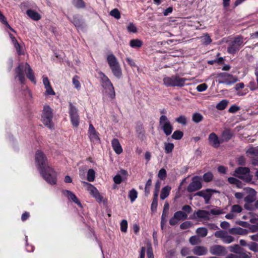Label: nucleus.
Returning a JSON list of instances; mask_svg holds the SVG:
<instances>
[{
	"label": "nucleus",
	"mask_w": 258,
	"mask_h": 258,
	"mask_svg": "<svg viewBox=\"0 0 258 258\" xmlns=\"http://www.w3.org/2000/svg\"><path fill=\"white\" fill-rule=\"evenodd\" d=\"M35 161L39 171L44 180L51 185L56 183V173L47 163V160L41 151H37L35 154Z\"/></svg>",
	"instance_id": "nucleus-1"
},
{
	"label": "nucleus",
	"mask_w": 258,
	"mask_h": 258,
	"mask_svg": "<svg viewBox=\"0 0 258 258\" xmlns=\"http://www.w3.org/2000/svg\"><path fill=\"white\" fill-rule=\"evenodd\" d=\"M107 61L113 75L118 79L122 76V71L116 57L113 54L108 55Z\"/></svg>",
	"instance_id": "nucleus-2"
},
{
	"label": "nucleus",
	"mask_w": 258,
	"mask_h": 258,
	"mask_svg": "<svg viewBox=\"0 0 258 258\" xmlns=\"http://www.w3.org/2000/svg\"><path fill=\"white\" fill-rule=\"evenodd\" d=\"M233 175L247 183H251L253 175L250 174V170L247 167H239L235 169Z\"/></svg>",
	"instance_id": "nucleus-3"
},
{
	"label": "nucleus",
	"mask_w": 258,
	"mask_h": 258,
	"mask_svg": "<svg viewBox=\"0 0 258 258\" xmlns=\"http://www.w3.org/2000/svg\"><path fill=\"white\" fill-rule=\"evenodd\" d=\"M186 79L180 77L178 75H175L171 77H165L163 78V84L167 87H181L184 86Z\"/></svg>",
	"instance_id": "nucleus-4"
},
{
	"label": "nucleus",
	"mask_w": 258,
	"mask_h": 258,
	"mask_svg": "<svg viewBox=\"0 0 258 258\" xmlns=\"http://www.w3.org/2000/svg\"><path fill=\"white\" fill-rule=\"evenodd\" d=\"M83 185L89 194L99 203H106L107 200L100 194L98 190L92 184L87 182L82 181Z\"/></svg>",
	"instance_id": "nucleus-5"
},
{
	"label": "nucleus",
	"mask_w": 258,
	"mask_h": 258,
	"mask_svg": "<svg viewBox=\"0 0 258 258\" xmlns=\"http://www.w3.org/2000/svg\"><path fill=\"white\" fill-rule=\"evenodd\" d=\"M53 113L50 106H44L43 109L41 120L44 124L49 128L53 127L52 122Z\"/></svg>",
	"instance_id": "nucleus-6"
},
{
	"label": "nucleus",
	"mask_w": 258,
	"mask_h": 258,
	"mask_svg": "<svg viewBox=\"0 0 258 258\" xmlns=\"http://www.w3.org/2000/svg\"><path fill=\"white\" fill-rule=\"evenodd\" d=\"M101 80L102 87L108 90V95L111 99H114L115 97L114 88L108 78L102 72L99 73Z\"/></svg>",
	"instance_id": "nucleus-7"
},
{
	"label": "nucleus",
	"mask_w": 258,
	"mask_h": 258,
	"mask_svg": "<svg viewBox=\"0 0 258 258\" xmlns=\"http://www.w3.org/2000/svg\"><path fill=\"white\" fill-rule=\"evenodd\" d=\"M243 39L241 36H238L231 41L227 48V51L230 54H234L237 52L243 45Z\"/></svg>",
	"instance_id": "nucleus-8"
},
{
	"label": "nucleus",
	"mask_w": 258,
	"mask_h": 258,
	"mask_svg": "<svg viewBox=\"0 0 258 258\" xmlns=\"http://www.w3.org/2000/svg\"><path fill=\"white\" fill-rule=\"evenodd\" d=\"M159 124L161 126V129L167 136H169L172 133L173 126L167 116L165 115H162L160 116Z\"/></svg>",
	"instance_id": "nucleus-9"
},
{
	"label": "nucleus",
	"mask_w": 258,
	"mask_h": 258,
	"mask_svg": "<svg viewBox=\"0 0 258 258\" xmlns=\"http://www.w3.org/2000/svg\"><path fill=\"white\" fill-rule=\"evenodd\" d=\"M69 114L73 125L77 127L80 122L78 110L71 102H69Z\"/></svg>",
	"instance_id": "nucleus-10"
},
{
	"label": "nucleus",
	"mask_w": 258,
	"mask_h": 258,
	"mask_svg": "<svg viewBox=\"0 0 258 258\" xmlns=\"http://www.w3.org/2000/svg\"><path fill=\"white\" fill-rule=\"evenodd\" d=\"M218 77L219 78V80H218V83L219 84L230 85L235 83L237 81L236 78H235L232 75L226 73L219 74L218 75Z\"/></svg>",
	"instance_id": "nucleus-11"
},
{
	"label": "nucleus",
	"mask_w": 258,
	"mask_h": 258,
	"mask_svg": "<svg viewBox=\"0 0 258 258\" xmlns=\"http://www.w3.org/2000/svg\"><path fill=\"white\" fill-rule=\"evenodd\" d=\"M201 180V177L199 176L192 177L191 182L187 187V190L191 192L200 189L202 187Z\"/></svg>",
	"instance_id": "nucleus-12"
},
{
	"label": "nucleus",
	"mask_w": 258,
	"mask_h": 258,
	"mask_svg": "<svg viewBox=\"0 0 258 258\" xmlns=\"http://www.w3.org/2000/svg\"><path fill=\"white\" fill-rule=\"evenodd\" d=\"M187 215L184 212L178 211L174 213L173 216L169 220V224L171 226L176 225L180 220H184L187 219Z\"/></svg>",
	"instance_id": "nucleus-13"
},
{
	"label": "nucleus",
	"mask_w": 258,
	"mask_h": 258,
	"mask_svg": "<svg viewBox=\"0 0 258 258\" xmlns=\"http://www.w3.org/2000/svg\"><path fill=\"white\" fill-rule=\"evenodd\" d=\"M214 235L217 238H221L225 243L229 244L234 241V238L231 235H227V232L225 231H217L215 232Z\"/></svg>",
	"instance_id": "nucleus-14"
},
{
	"label": "nucleus",
	"mask_w": 258,
	"mask_h": 258,
	"mask_svg": "<svg viewBox=\"0 0 258 258\" xmlns=\"http://www.w3.org/2000/svg\"><path fill=\"white\" fill-rule=\"evenodd\" d=\"M218 191L216 190L212 189L210 188H207L205 190H201L197 192L195 195L203 197L205 199V202L206 204L209 203V201L212 197V194L211 192H217Z\"/></svg>",
	"instance_id": "nucleus-15"
},
{
	"label": "nucleus",
	"mask_w": 258,
	"mask_h": 258,
	"mask_svg": "<svg viewBox=\"0 0 258 258\" xmlns=\"http://www.w3.org/2000/svg\"><path fill=\"white\" fill-rule=\"evenodd\" d=\"M210 252L213 255L222 256L226 253L225 248L220 245H214L210 247Z\"/></svg>",
	"instance_id": "nucleus-16"
},
{
	"label": "nucleus",
	"mask_w": 258,
	"mask_h": 258,
	"mask_svg": "<svg viewBox=\"0 0 258 258\" xmlns=\"http://www.w3.org/2000/svg\"><path fill=\"white\" fill-rule=\"evenodd\" d=\"M209 142L210 144L214 148H217L220 146V145L222 144L221 142V139H219L217 135L214 133H211L208 138Z\"/></svg>",
	"instance_id": "nucleus-17"
},
{
	"label": "nucleus",
	"mask_w": 258,
	"mask_h": 258,
	"mask_svg": "<svg viewBox=\"0 0 258 258\" xmlns=\"http://www.w3.org/2000/svg\"><path fill=\"white\" fill-rule=\"evenodd\" d=\"M245 190L249 193L247 196L244 198V201L245 203H252L255 201L256 192L255 190L250 187L245 188Z\"/></svg>",
	"instance_id": "nucleus-18"
},
{
	"label": "nucleus",
	"mask_w": 258,
	"mask_h": 258,
	"mask_svg": "<svg viewBox=\"0 0 258 258\" xmlns=\"http://www.w3.org/2000/svg\"><path fill=\"white\" fill-rule=\"evenodd\" d=\"M24 66L22 63H20L15 69L16 78L18 77L21 84H23L25 80L24 73Z\"/></svg>",
	"instance_id": "nucleus-19"
},
{
	"label": "nucleus",
	"mask_w": 258,
	"mask_h": 258,
	"mask_svg": "<svg viewBox=\"0 0 258 258\" xmlns=\"http://www.w3.org/2000/svg\"><path fill=\"white\" fill-rule=\"evenodd\" d=\"M68 18L78 29H83L84 23L79 15L73 16L72 19L70 17Z\"/></svg>",
	"instance_id": "nucleus-20"
},
{
	"label": "nucleus",
	"mask_w": 258,
	"mask_h": 258,
	"mask_svg": "<svg viewBox=\"0 0 258 258\" xmlns=\"http://www.w3.org/2000/svg\"><path fill=\"white\" fill-rule=\"evenodd\" d=\"M192 252L194 254L197 255H205L208 253V249L205 246L198 245L194 247Z\"/></svg>",
	"instance_id": "nucleus-21"
},
{
	"label": "nucleus",
	"mask_w": 258,
	"mask_h": 258,
	"mask_svg": "<svg viewBox=\"0 0 258 258\" xmlns=\"http://www.w3.org/2000/svg\"><path fill=\"white\" fill-rule=\"evenodd\" d=\"M25 69L26 70V75L27 77L33 83L36 84V81L35 80L33 70L27 62L25 63Z\"/></svg>",
	"instance_id": "nucleus-22"
},
{
	"label": "nucleus",
	"mask_w": 258,
	"mask_h": 258,
	"mask_svg": "<svg viewBox=\"0 0 258 258\" xmlns=\"http://www.w3.org/2000/svg\"><path fill=\"white\" fill-rule=\"evenodd\" d=\"M233 137V134L230 130L225 129L223 131L221 135V142L224 143L229 141Z\"/></svg>",
	"instance_id": "nucleus-23"
},
{
	"label": "nucleus",
	"mask_w": 258,
	"mask_h": 258,
	"mask_svg": "<svg viewBox=\"0 0 258 258\" xmlns=\"http://www.w3.org/2000/svg\"><path fill=\"white\" fill-rule=\"evenodd\" d=\"M111 144L113 149L116 154H120L122 152V149L117 139H113Z\"/></svg>",
	"instance_id": "nucleus-24"
},
{
	"label": "nucleus",
	"mask_w": 258,
	"mask_h": 258,
	"mask_svg": "<svg viewBox=\"0 0 258 258\" xmlns=\"http://www.w3.org/2000/svg\"><path fill=\"white\" fill-rule=\"evenodd\" d=\"M89 138L92 141L95 142L99 140L97 133L92 124L89 125Z\"/></svg>",
	"instance_id": "nucleus-25"
},
{
	"label": "nucleus",
	"mask_w": 258,
	"mask_h": 258,
	"mask_svg": "<svg viewBox=\"0 0 258 258\" xmlns=\"http://www.w3.org/2000/svg\"><path fill=\"white\" fill-rule=\"evenodd\" d=\"M246 154L250 158H258V147H251L246 151Z\"/></svg>",
	"instance_id": "nucleus-26"
},
{
	"label": "nucleus",
	"mask_w": 258,
	"mask_h": 258,
	"mask_svg": "<svg viewBox=\"0 0 258 258\" xmlns=\"http://www.w3.org/2000/svg\"><path fill=\"white\" fill-rule=\"evenodd\" d=\"M229 233L233 234L246 235L248 233L246 229L240 227L232 228L229 230Z\"/></svg>",
	"instance_id": "nucleus-27"
},
{
	"label": "nucleus",
	"mask_w": 258,
	"mask_h": 258,
	"mask_svg": "<svg viewBox=\"0 0 258 258\" xmlns=\"http://www.w3.org/2000/svg\"><path fill=\"white\" fill-rule=\"evenodd\" d=\"M26 14L30 18L35 21H38L41 19L40 15L33 10H28L26 11Z\"/></svg>",
	"instance_id": "nucleus-28"
},
{
	"label": "nucleus",
	"mask_w": 258,
	"mask_h": 258,
	"mask_svg": "<svg viewBox=\"0 0 258 258\" xmlns=\"http://www.w3.org/2000/svg\"><path fill=\"white\" fill-rule=\"evenodd\" d=\"M63 193L66 195L69 199H71L74 202L76 203L78 205H81V203L76 196L70 190H66L63 191Z\"/></svg>",
	"instance_id": "nucleus-29"
},
{
	"label": "nucleus",
	"mask_w": 258,
	"mask_h": 258,
	"mask_svg": "<svg viewBox=\"0 0 258 258\" xmlns=\"http://www.w3.org/2000/svg\"><path fill=\"white\" fill-rule=\"evenodd\" d=\"M171 187L169 186H166L162 188L160 194V199L162 200L166 199L169 195Z\"/></svg>",
	"instance_id": "nucleus-30"
},
{
	"label": "nucleus",
	"mask_w": 258,
	"mask_h": 258,
	"mask_svg": "<svg viewBox=\"0 0 258 258\" xmlns=\"http://www.w3.org/2000/svg\"><path fill=\"white\" fill-rule=\"evenodd\" d=\"M197 216L198 218H203L205 220L209 219L210 212L203 210H199L196 213Z\"/></svg>",
	"instance_id": "nucleus-31"
},
{
	"label": "nucleus",
	"mask_w": 258,
	"mask_h": 258,
	"mask_svg": "<svg viewBox=\"0 0 258 258\" xmlns=\"http://www.w3.org/2000/svg\"><path fill=\"white\" fill-rule=\"evenodd\" d=\"M143 44V41L139 39H132L130 42V45L132 48H140Z\"/></svg>",
	"instance_id": "nucleus-32"
},
{
	"label": "nucleus",
	"mask_w": 258,
	"mask_h": 258,
	"mask_svg": "<svg viewBox=\"0 0 258 258\" xmlns=\"http://www.w3.org/2000/svg\"><path fill=\"white\" fill-rule=\"evenodd\" d=\"M203 118V116L199 112L194 113L192 116V120L196 123L202 121Z\"/></svg>",
	"instance_id": "nucleus-33"
},
{
	"label": "nucleus",
	"mask_w": 258,
	"mask_h": 258,
	"mask_svg": "<svg viewBox=\"0 0 258 258\" xmlns=\"http://www.w3.org/2000/svg\"><path fill=\"white\" fill-rule=\"evenodd\" d=\"M228 182L232 184H235L238 188L242 187V182L239 179L235 178L230 177L228 178Z\"/></svg>",
	"instance_id": "nucleus-34"
},
{
	"label": "nucleus",
	"mask_w": 258,
	"mask_h": 258,
	"mask_svg": "<svg viewBox=\"0 0 258 258\" xmlns=\"http://www.w3.org/2000/svg\"><path fill=\"white\" fill-rule=\"evenodd\" d=\"M244 249L238 244H234L229 247V250L231 252L237 254L241 252Z\"/></svg>",
	"instance_id": "nucleus-35"
},
{
	"label": "nucleus",
	"mask_w": 258,
	"mask_h": 258,
	"mask_svg": "<svg viewBox=\"0 0 258 258\" xmlns=\"http://www.w3.org/2000/svg\"><path fill=\"white\" fill-rule=\"evenodd\" d=\"M196 233L199 236L205 237L208 234V230L205 227H200L197 229Z\"/></svg>",
	"instance_id": "nucleus-36"
},
{
	"label": "nucleus",
	"mask_w": 258,
	"mask_h": 258,
	"mask_svg": "<svg viewBox=\"0 0 258 258\" xmlns=\"http://www.w3.org/2000/svg\"><path fill=\"white\" fill-rule=\"evenodd\" d=\"M138 196V192L137 190L133 188L128 192V198H130L131 202L133 203L137 199Z\"/></svg>",
	"instance_id": "nucleus-37"
},
{
	"label": "nucleus",
	"mask_w": 258,
	"mask_h": 258,
	"mask_svg": "<svg viewBox=\"0 0 258 258\" xmlns=\"http://www.w3.org/2000/svg\"><path fill=\"white\" fill-rule=\"evenodd\" d=\"M165 152L166 154L171 153L174 148V144L170 143H164Z\"/></svg>",
	"instance_id": "nucleus-38"
},
{
	"label": "nucleus",
	"mask_w": 258,
	"mask_h": 258,
	"mask_svg": "<svg viewBox=\"0 0 258 258\" xmlns=\"http://www.w3.org/2000/svg\"><path fill=\"white\" fill-rule=\"evenodd\" d=\"M152 185V179H149L145 185V195L146 197H148L150 193V187Z\"/></svg>",
	"instance_id": "nucleus-39"
},
{
	"label": "nucleus",
	"mask_w": 258,
	"mask_h": 258,
	"mask_svg": "<svg viewBox=\"0 0 258 258\" xmlns=\"http://www.w3.org/2000/svg\"><path fill=\"white\" fill-rule=\"evenodd\" d=\"M73 4L78 9L84 8L85 7V2L83 0H73Z\"/></svg>",
	"instance_id": "nucleus-40"
},
{
	"label": "nucleus",
	"mask_w": 258,
	"mask_h": 258,
	"mask_svg": "<svg viewBox=\"0 0 258 258\" xmlns=\"http://www.w3.org/2000/svg\"><path fill=\"white\" fill-rule=\"evenodd\" d=\"M228 103V102L227 100H223L217 104L216 108L218 110H223L227 106Z\"/></svg>",
	"instance_id": "nucleus-41"
},
{
	"label": "nucleus",
	"mask_w": 258,
	"mask_h": 258,
	"mask_svg": "<svg viewBox=\"0 0 258 258\" xmlns=\"http://www.w3.org/2000/svg\"><path fill=\"white\" fill-rule=\"evenodd\" d=\"M183 136V133L182 132L177 130L174 132L173 134L172 135V138L175 140H180Z\"/></svg>",
	"instance_id": "nucleus-42"
},
{
	"label": "nucleus",
	"mask_w": 258,
	"mask_h": 258,
	"mask_svg": "<svg viewBox=\"0 0 258 258\" xmlns=\"http://www.w3.org/2000/svg\"><path fill=\"white\" fill-rule=\"evenodd\" d=\"M95 171L92 169H90L87 172V180L90 182H92L95 179Z\"/></svg>",
	"instance_id": "nucleus-43"
},
{
	"label": "nucleus",
	"mask_w": 258,
	"mask_h": 258,
	"mask_svg": "<svg viewBox=\"0 0 258 258\" xmlns=\"http://www.w3.org/2000/svg\"><path fill=\"white\" fill-rule=\"evenodd\" d=\"M175 121L183 125H185L187 123L186 118L183 115H181L179 117L176 118Z\"/></svg>",
	"instance_id": "nucleus-44"
},
{
	"label": "nucleus",
	"mask_w": 258,
	"mask_h": 258,
	"mask_svg": "<svg viewBox=\"0 0 258 258\" xmlns=\"http://www.w3.org/2000/svg\"><path fill=\"white\" fill-rule=\"evenodd\" d=\"M213 175L210 172H207L203 175V180L206 182H209L213 180Z\"/></svg>",
	"instance_id": "nucleus-45"
},
{
	"label": "nucleus",
	"mask_w": 258,
	"mask_h": 258,
	"mask_svg": "<svg viewBox=\"0 0 258 258\" xmlns=\"http://www.w3.org/2000/svg\"><path fill=\"white\" fill-rule=\"evenodd\" d=\"M242 211V208L238 205H234L231 207V212L233 213H239Z\"/></svg>",
	"instance_id": "nucleus-46"
},
{
	"label": "nucleus",
	"mask_w": 258,
	"mask_h": 258,
	"mask_svg": "<svg viewBox=\"0 0 258 258\" xmlns=\"http://www.w3.org/2000/svg\"><path fill=\"white\" fill-rule=\"evenodd\" d=\"M110 15L116 19H119L120 18V13L118 9H114L110 12Z\"/></svg>",
	"instance_id": "nucleus-47"
},
{
	"label": "nucleus",
	"mask_w": 258,
	"mask_h": 258,
	"mask_svg": "<svg viewBox=\"0 0 258 258\" xmlns=\"http://www.w3.org/2000/svg\"><path fill=\"white\" fill-rule=\"evenodd\" d=\"M167 176L166 170L164 168H161L158 174V177L161 180H164Z\"/></svg>",
	"instance_id": "nucleus-48"
},
{
	"label": "nucleus",
	"mask_w": 258,
	"mask_h": 258,
	"mask_svg": "<svg viewBox=\"0 0 258 258\" xmlns=\"http://www.w3.org/2000/svg\"><path fill=\"white\" fill-rule=\"evenodd\" d=\"M161 186V182L159 180H157L155 185V188L154 191V197H158V194L160 188Z\"/></svg>",
	"instance_id": "nucleus-49"
},
{
	"label": "nucleus",
	"mask_w": 258,
	"mask_h": 258,
	"mask_svg": "<svg viewBox=\"0 0 258 258\" xmlns=\"http://www.w3.org/2000/svg\"><path fill=\"white\" fill-rule=\"evenodd\" d=\"M158 205V197H153V199L151 204V209L152 211H155Z\"/></svg>",
	"instance_id": "nucleus-50"
},
{
	"label": "nucleus",
	"mask_w": 258,
	"mask_h": 258,
	"mask_svg": "<svg viewBox=\"0 0 258 258\" xmlns=\"http://www.w3.org/2000/svg\"><path fill=\"white\" fill-rule=\"evenodd\" d=\"M209 212L210 213L214 215H218L224 213L223 210L222 209H221L218 207H217L215 209H211Z\"/></svg>",
	"instance_id": "nucleus-51"
},
{
	"label": "nucleus",
	"mask_w": 258,
	"mask_h": 258,
	"mask_svg": "<svg viewBox=\"0 0 258 258\" xmlns=\"http://www.w3.org/2000/svg\"><path fill=\"white\" fill-rule=\"evenodd\" d=\"M127 229V222L126 220H123L120 223V230L122 232H126Z\"/></svg>",
	"instance_id": "nucleus-52"
},
{
	"label": "nucleus",
	"mask_w": 258,
	"mask_h": 258,
	"mask_svg": "<svg viewBox=\"0 0 258 258\" xmlns=\"http://www.w3.org/2000/svg\"><path fill=\"white\" fill-rule=\"evenodd\" d=\"M248 247L249 249L253 251L254 252L258 251V244L255 242H251L250 244H248Z\"/></svg>",
	"instance_id": "nucleus-53"
},
{
	"label": "nucleus",
	"mask_w": 258,
	"mask_h": 258,
	"mask_svg": "<svg viewBox=\"0 0 258 258\" xmlns=\"http://www.w3.org/2000/svg\"><path fill=\"white\" fill-rule=\"evenodd\" d=\"M189 241L191 245H195L200 242L199 238L196 236H192L190 237Z\"/></svg>",
	"instance_id": "nucleus-54"
},
{
	"label": "nucleus",
	"mask_w": 258,
	"mask_h": 258,
	"mask_svg": "<svg viewBox=\"0 0 258 258\" xmlns=\"http://www.w3.org/2000/svg\"><path fill=\"white\" fill-rule=\"evenodd\" d=\"M192 226V223L190 221H185L181 223L180 225V228L181 229H187Z\"/></svg>",
	"instance_id": "nucleus-55"
},
{
	"label": "nucleus",
	"mask_w": 258,
	"mask_h": 258,
	"mask_svg": "<svg viewBox=\"0 0 258 258\" xmlns=\"http://www.w3.org/2000/svg\"><path fill=\"white\" fill-rule=\"evenodd\" d=\"M238 258H251L250 253L249 252H245L244 250H243L238 254Z\"/></svg>",
	"instance_id": "nucleus-56"
},
{
	"label": "nucleus",
	"mask_w": 258,
	"mask_h": 258,
	"mask_svg": "<svg viewBox=\"0 0 258 258\" xmlns=\"http://www.w3.org/2000/svg\"><path fill=\"white\" fill-rule=\"evenodd\" d=\"M127 30L129 32L131 33H136L137 31V27L133 23L129 24L127 27Z\"/></svg>",
	"instance_id": "nucleus-57"
},
{
	"label": "nucleus",
	"mask_w": 258,
	"mask_h": 258,
	"mask_svg": "<svg viewBox=\"0 0 258 258\" xmlns=\"http://www.w3.org/2000/svg\"><path fill=\"white\" fill-rule=\"evenodd\" d=\"M202 41L203 44L208 45L212 42V40L210 36L208 34H206L203 37Z\"/></svg>",
	"instance_id": "nucleus-58"
},
{
	"label": "nucleus",
	"mask_w": 258,
	"mask_h": 258,
	"mask_svg": "<svg viewBox=\"0 0 258 258\" xmlns=\"http://www.w3.org/2000/svg\"><path fill=\"white\" fill-rule=\"evenodd\" d=\"M249 215L251 216V218L249 222L252 224H255L258 221V215L254 214L253 213H249Z\"/></svg>",
	"instance_id": "nucleus-59"
},
{
	"label": "nucleus",
	"mask_w": 258,
	"mask_h": 258,
	"mask_svg": "<svg viewBox=\"0 0 258 258\" xmlns=\"http://www.w3.org/2000/svg\"><path fill=\"white\" fill-rule=\"evenodd\" d=\"M208 88V86L206 84L203 83L200 85H199L197 87V90L199 92H203L205 91Z\"/></svg>",
	"instance_id": "nucleus-60"
},
{
	"label": "nucleus",
	"mask_w": 258,
	"mask_h": 258,
	"mask_svg": "<svg viewBox=\"0 0 258 258\" xmlns=\"http://www.w3.org/2000/svg\"><path fill=\"white\" fill-rule=\"evenodd\" d=\"M246 159L243 156H241L237 158V164L239 165L244 166L245 165Z\"/></svg>",
	"instance_id": "nucleus-61"
},
{
	"label": "nucleus",
	"mask_w": 258,
	"mask_h": 258,
	"mask_svg": "<svg viewBox=\"0 0 258 258\" xmlns=\"http://www.w3.org/2000/svg\"><path fill=\"white\" fill-rule=\"evenodd\" d=\"M240 109V107L236 105H232L228 109V112L230 113H235Z\"/></svg>",
	"instance_id": "nucleus-62"
},
{
	"label": "nucleus",
	"mask_w": 258,
	"mask_h": 258,
	"mask_svg": "<svg viewBox=\"0 0 258 258\" xmlns=\"http://www.w3.org/2000/svg\"><path fill=\"white\" fill-rule=\"evenodd\" d=\"M46 89V94L48 95H55V92H54L53 90L52 89L51 86H48L47 87H45Z\"/></svg>",
	"instance_id": "nucleus-63"
},
{
	"label": "nucleus",
	"mask_w": 258,
	"mask_h": 258,
	"mask_svg": "<svg viewBox=\"0 0 258 258\" xmlns=\"http://www.w3.org/2000/svg\"><path fill=\"white\" fill-rule=\"evenodd\" d=\"M244 207L245 209L249 211H253L255 210V205L253 206L250 203H245Z\"/></svg>",
	"instance_id": "nucleus-64"
}]
</instances>
